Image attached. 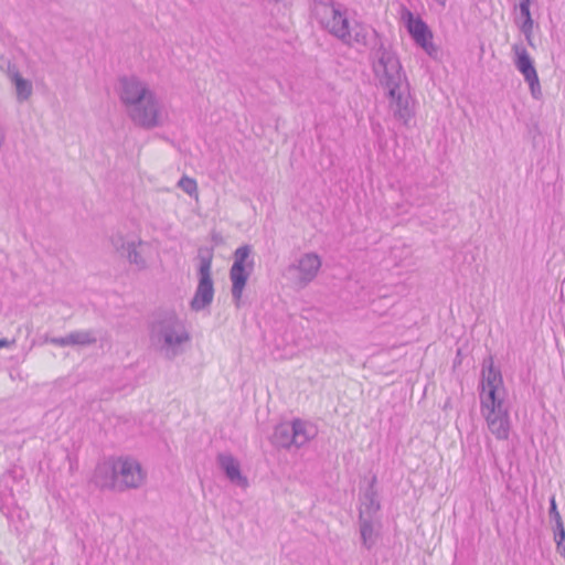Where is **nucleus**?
<instances>
[{"label": "nucleus", "instance_id": "f257e3e1", "mask_svg": "<svg viewBox=\"0 0 565 565\" xmlns=\"http://www.w3.org/2000/svg\"><path fill=\"white\" fill-rule=\"evenodd\" d=\"M117 95L127 117L136 127L151 130L167 122L164 104L150 85L138 76L119 77Z\"/></svg>", "mask_w": 565, "mask_h": 565}, {"label": "nucleus", "instance_id": "f03ea898", "mask_svg": "<svg viewBox=\"0 0 565 565\" xmlns=\"http://www.w3.org/2000/svg\"><path fill=\"white\" fill-rule=\"evenodd\" d=\"M370 58L375 77L387 90L390 107L394 117L409 127L414 110L411 106L409 95L403 89L406 76L403 73L398 56L390 46L379 42L371 49Z\"/></svg>", "mask_w": 565, "mask_h": 565}, {"label": "nucleus", "instance_id": "7ed1b4c3", "mask_svg": "<svg viewBox=\"0 0 565 565\" xmlns=\"http://www.w3.org/2000/svg\"><path fill=\"white\" fill-rule=\"evenodd\" d=\"M151 344L168 360H173L183 352V345L191 335L184 321L173 310L158 311L149 324Z\"/></svg>", "mask_w": 565, "mask_h": 565}, {"label": "nucleus", "instance_id": "20e7f679", "mask_svg": "<svg viewBox=\"0 0 565 565\" xmlns=\"http://www.w3.org/2000/svg\"><path fill=\"white\" fill-rule=\"evenodd\" d=\"M317 14L320 17L321 25L343 44L366 46L369 45L370 34H373L376 39L374 46L382 42L379 39L377 32L365 24L354 22L351 25L347 11L342 10L341 4H335L334 2L322 3L318 7Z\"/></svg>", "mask_w": 565, "mask_h": 565}, {"label": "nucleus", "instance_id": "39448f33", "mask_svg": "<svg viewBox=\"0 0 565 565\" xmlns=\"http://www.w3.org/2000/svg\"><path fill=\"white\" fill-rule=\"evenodd\" d=\"M105 472L109 475L106 480H98V487L124 491L127 489H137L145 481V472L140 463L129 457H120L111 465H102L97 467V478Z\"/></svg>", "mask_w": 565, "mask_h": 565}, {"label": "nucleus", "instance_id": "423d86ee", "mask_svg": "<svg viewBox=\"0 0 565 565\" xmlns=\"http://www.w3.org/2000/svg\"><path fill=\"white\" fill-rule=\"evenodd\" d=\"M316 428L308 422L299 418L281 423L275 427L271 443L278 448H300L316 436Z\"/></svg>", "mask_w": 565, "mask_h": 565}, {"label": "nucleus", "instance_id": "0eeeda50", "mask_svg": "<svg viewBox=\"0 0 565 565\" xmlns=\"http://www.w3.org/2000/svg\"><path fill=\"white\" fill-rule=\"evenodd\" d=\"M212 258L213 253L211 250L199 253V282L194 292L193 298L190 301L191 310L199 312L207 307L214 298V284L212 279Z\"/></svg>", "mask_w": 565, "mask_h": 565}, {"label": "nucleus", "instance_id": "6e6552de", "mask_svg": "<svg viewBox=\"0 0 565 565\" xmlns=\"http://www.w3.org/2000/svg\"><path fill=\"white\" fill-rule=\"evenodd\" d=\"M510 406L505 399L481 403V413L486 418L489 430L499 440H505L509 437Z\"/></svg>", "mask_w": 565, "mask_h": 565}, {"label": "nucleus", "instance_id": "1a4fd4ad", "mask_svg": "<svg viewBox=\"0 0 565 565\" xmlns=\"http://www.w3.org/2000/svg\"><path fill=\"white\" fill-rule=\"evenodd\" d=\"M252 247L243 245L234 252V263L230 269V278L232 281V296L238 307L243 290L246 286L248 277L253 268V260L247 263L250 256Z\"/></svg>", "mask_w": 565, "mask_h": 565}, {"label": "nucleus", "instance_id": "9d476101", "mask_svg": "<svg viewBox=\"0 0 565 565\" xmlns=\"http://www.w3.org/2000/svg\"><path fill=\"white\" fill-rule=\"evenodd\" d=\"M503 399L505 398L502 374L500 370H497L493 366L492 358H489L482 365V390L480 392V403Z\"/></svg>", "mask_w": 565, "mask_h": 565}, {"label": "nucleus", "instance_id": "9b49d317", "mask_svg": "<svg viewBox=\"0 0 565 565\" xmlns=\"http://www.w3.org/2000/svg\"><path fill=\"white\" fill-rule=\"evenodd\" d=\"M402 18L414 42L429 56L435 57L438 50L433 43V33L426 22L422 18L415 17L409 10H405Z\"/></svg>", "mask_w": 565, "mask_h": 565}, {"label": "nucleus", "instance_id": "f8f14e48", "mask_svg": "<svg viewBox=\"0 0 565 565\" xmlns=\"http://www.w3.org/2000/svg\"><path fill=\"white\" fill-rule=\"evenodd\" d=\"M321 267V259L316 253H306L297 262L287 268V274L295 282L303 288L311 282Z\"/></svg>", "mask_w": 565, "mask_h": 565}, {"label": "nucleus", "instance_id": "ddd939ff", "mask_svg": "<svg viewBox=\"0 0 565 565\" xmlns=\"http://www.w3.org/2000/svg\"><path fill=\"white\" fill-rule=\"evenodd\" d=\"M513 49L518 56L515 61L516 68L524 76L525 82H527L532 96L534 98H539L541 95V86L536 70L533 65V61L524 47L514 45Z\"/></svg>", "mask_w": 565, "mask_h": 565}, {"label": "nucleus", "instance_id": "4468645a", "mask_svg": "<svg viewBox=\"0 0 565 565\" xmlns=\"http://www.w3.org/2000/svg\"><path fill=\"white\" fill-rule=\"evenodd\" d=\"M0 70L6 72L8 78L14 85L18 102L23 103L28 100L33 93V86L29 79L22 77L17 65L9 60L1 58Z\"/></svg>", "mask_w": 565, "mask_h": 565}, {"label": "nucleus", "instance_id": "2eb2a0df", "mask_svg": "<svg viewBox=\"0 0 565 565\" xmlns=\"http://www.w3.org/2000/svg\"><path fill=\"white\" fill-rule=\"evenodd\" d=\"M217 462L231 482L247 487V479L242 475L239 463L232 455L220 454Z\"/></svg>", "mask_w": 565, "mask_h": 565}, {"label": "nucleus", "instance_id": "dca6fc26", "mask_svg": "<svg viewBox=\"0 0 565 565\" xmlns=\"http://www.w3.org/2000/svg\"><path fill=\"white\" fill-rule=\"evenodd\" d=\"M374 482L375 478L373 479L372 483L369 486L366 491L364 492L362 499H361V505L359 511V519H371L373 520V516L377 513L380 510V501L377 498V493L374 489Z\"/></svg>", "mask_w": 565, "mask_h": 565}, {"label": "nucleus", "instance_id": "f3484780", "mask_svg": "<svg viewBox=\"0 0 565 565\" xmlns=\"http://www.w3.org/2000/svg\"><path fill=\"white\" fill-rule=\"evenodd\" d=\"M532 0H521L520 2V17L523 19L520 25L521 32L524 34L527 43L532 45V31H533V19L530 12V6Z\"/></svg>", "mask_w": 565, "mask_h": 565}, {"label": "nucleus", "instance_id": "a211bd4d", "mask_svg": "<svg viewBox=\"0 0 565 565\" xmlns=\"http://www.w3.org/2000/svg\"><path fill=\"white\" fill-rule=\"evenodd\" d=\"M360 533L362 539V544L365 548L371 550L377 540V534L374 530L373 520L371 519H359Z\"/></svg>", "mask_w": 565, "mask_h": 565}, {"label": "nucleus", "instance_id": "6ab92c4d", "mask_svg": "<svg viewBox=\"0 0 565 565\" xmlns=\"http://www.w3.org/2000/svg\"><path fill=\"white\" fill-rule=\"evenodd\" d=\"M71 347L74 345H92L96 343V333L93 330H78L68 334Z\"/></svg>", "mask_w": 565, "mask_h": 565}, {"label": "nucleus", "instance_id": "aec40b11", "mask_svg": "<svg viewBox=\"0 0 565 565\" xmlns=\"http://www.w3.org/2000/svg\"><path fill=\"white\" fill-rule=\"evenodd\" d=\"M137 245H142V241H139L138 243L135 241L127 243V249L124 255H126L129 263L136 265L138 269H145L147 267V262L137 249Z\"/></svg>", "mask_w": 565, "mask_h": 565}, {"label": "nucleus", "instance_id": "412c9836", "mask_svg": "<svg viewBox=\"0 0 565 565\" xmlns=\"http://www.w3.org/2000/svg\"><path fill=\"white\" fill-rule=\"evenodd\" d=\"M178 186L189 195H193L194 193L198 192L196 181L193 178L186 175H183L179 180Z\"/></svg>", "mask_w": 565, "mask_h": 565}, {"label": "nucleus", "instance_id": "4be33fe9", "mask_svg": "<svg viewBox=\"0 0 565 565\" xmlns=\"http://www.w3.org/2000/svg\"><path fill=\"white\" fill-rule=\"evenodd\" d=\"M555 542L557 551L565 557V529L563 523H559L555 529Z\"/></svg>", "mask_w": 565, "mask_h": 565}, {"label": "nucleus", "instance_id": "5701e85b", "mask_svg": "<svg viewBox=\"0 0 565 565\" xmlns=\"http://www.w3.org/2000/svg\"><path fill=\"white\" fill-rule=\"evenodd\" d=\"M110 242H111L113 247L117 252L121 253V255L125 254V252L127 249V243L128 242L125 241L122 235H120V234L113 235L111 238H110Z\"/></svg>", "mask_w": 565, "mask_h": 565}, {"label": "nucleus", "instance_id": "b1692460", "mask_svg": "<svg viewBox=\"0 0 565 565\" xmlns=\"http://www.w3.org/2000/svg\"><path fill=\"white\" fill-rule=\"evenodd\" d=\"M44 342L46 343H51V344H54V345H58V347H68L71 345L70 343V340H68V334L65 335V337H46L44 339Z\"/></svg>", "mask_w": 565, "mask_h": 565}, {"label": "nucleus", "instance_id": "393cba45", "mask_svg": "<svg viewBox=\"0 0 565 565\" xmlns=\"http://www.w3.org/2000/svg\"><path fill=\"white\" fill-rule=\"evenodd\" d=\"M548 513H550V518L555 521L556 526H558L559 523H563L561 515L557 511V507H556V502H555L554 498L551 499V505H550Z\"/></svg>", "mask_w": 565, "mask_h": 565}, {"label": "nucleus", "instance_id": "a878e982", "mask_svg": "<svg viewBox=\"0 0 565 565\" xmlns=\"http://www.w3.org/2000/svg\"><path fill=\"white\" fill-rule=\"evenodd\" d=\"M6 140H7V130L0 122V150L6 145Z\"/></svg>", "mask_w": 565, "mask_h": 565}, {"label": "nucleus", "instance_id": "bb28decb", "mask_svg": "<svg viewBox=\"0 0 565 565\" xmlns=\"http://www.w3.org/2000/svg\"><path fill=\"white\" fill-rule=\"evenodd\" d=\"M14 342V340L0 339V349L11 347Z\"/></svg>", "mask_w": 565, "mask_h": 565}, {"label": "nucleus", "instance_id": "cd10ccee", "mask_svg": "<svg viewBox=\"0 0 565 565\" xmlns=\"http://www.w3.org/2000/svg\"><path fill=\"white\" fill-rule=\"evenodd\" d=\"M107 478H109V475L103 472L99 478H97V470L95 471V482L96 484L98 486V480H106Z\"/></svg>", "mask_w": 565, "mask_h": 565}]
</instances>
